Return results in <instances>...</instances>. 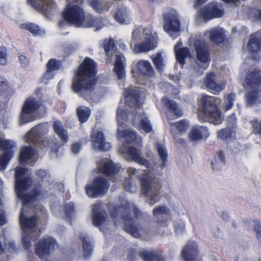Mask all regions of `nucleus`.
<instances>
[{"label":"nucleus","mask_w":261,"mask_h":261,"mask_svg":"<svg viewBox=\"0 0 261 261\" xmlns=\"http://www.w3.org/2000/svg\"><path fill=\"white\" fill-rule=\"evenodd\" d=\"M28 169L19 166L15 169V192L17 197L22 200L23 207L19 217L20 224L23 231L22 241L24 247L29 248L30 240H35L40 234L38 222L46 219V211L40 205H38L30 214L26 210L35 199L43 195L45 192L40 187H35L31 192L25 193L32 185V180L29 176H23Z\"/></svg>","instance_id":"nucleus-1"},{"label":"nucleus","mask_w":261,"mask_h":261,"mask_svg":"<svg viewBox=\"0 0 261 261\" xmlns=\"http://www.w3.org/2000/svg\"><path fill=\"white\" fill-rule=\"evenodd\" d=\"M124 95L126 98L125 105L127 107H133L135 111L126 109L124 113L132 116V121L135 123L139 121L138 129L141 133H149L152 131V126L149 120L144 114L140 106L141 96L139 89L135 86H131L125 90Z\"/></svg>","instance_id":"nucleus-2"},{"label":"nucleus","mask_w":261,"mask_h":261,"mask_svg":"<svg viewBox=\"0 0 261 261\" xmlns=\"http://www.w3.org/2000/svg\"><path fill=\"white\" fill-rule=\"evenodd\" d=\"M95 62L90 58H85L79 67L76 77L73 81L72 90L85 98L95 88Z\"/></svg>","instance_id":"nucleus-3"},{"label":"nucleus","mask_w":261,"mask_h":261,"mask_svg":"<svg viewBox=\"0 0 261 261\" xmlns=\"http://www.w3.org/2000/svg\"><path fill=\"white\" fill-rule=\"evenodd\" d=\"M124 204L121 206L110 204L109 210L111 216L116 223L121 221L124 223V230L133 237L138 238L143 230V227L140 225L134 223L130 214L133 213L136 217H138L141 212L134 204L126 202H124Z\"/></svg>","instance_id":"nucleus-4"},{"label":"nucleus","mask_w":261,"mask_h":261,"mask_svg":"<svg viewBox=\"0 0 261 261\" xmlns=\"http://www.w3.org/2000/svg\"><path fill=\"white\" fill-rule=\"evenodd\" d=\"M83 0H67L68 5L63 13L64 20L59 21L58 25L62 27L67 24V22L76 25L77 27H91L94 25L95 20L92 18L87 17L85 19L83 10L79 6L74 5L70 6V4L73 1L79 4L82 3Z\"/></svg>","instance_id":"nucleus-5"},{"label":"nucleus","mask_w":261,"mask_h":261,"mask_svg":"<svg viewBox=\"0 0 261 261\" xmlns=\"http://www.w3.org/2000/svg\"><path fill=\"white\" fill-rule=\"evenodd\" d=\"M201 102V110L198 114L199 119L216 125L221 123L223 118L218 108L221 100L216 97L204 95L202 96Z\"/></svg>","instance_id":"nucleus-6"},{"label":"nucleus","mask_w":261,"mask_h":261,"mask_svg":"<svg viewBox=\"0 0 261 261\" xmlns=\"http://www.w3.org/2000/svg\"><path fill=\"white\" fill-rule=\"evenodd\" d=\"M161 175L160 173L148 171L141 177L142 192L149 197V203L150 205H153L160 200L159 191L161 187Z\"/></svg>","instance_id":"nucleus-7"},{"label":"nucleus","mask_w":261,"mask_h":261,"mask_svg":"<svg viewBox=\"0 0 261 261\" xmlns=\"http://www.w3.org/2000/svg\"><path fill=\"white\" fill-rule=\"evenodd\" d=\"M244 86L251 90L246 93L247 105L252 106L261 103V73L258 69H255L249 73L246 77Z\"/></svg>","instance_id":"nucleus-8"},{"label":"nucleus","mask_w":261,"mask_h":261,"mask_svg":"<svg viewBox=\"0 0 261 261\" xmlns=\"http://www.w3.org/2000/svg\"><path fill=\"white\" fill-rule=\"evenodd\" d=\"M103 47L107 56L111 58L114 54L116 55L114 71L118 80H123L125 76V59L120 53H116L115 45L112 39L104 40Z\"/></svg>","instance_id":"nucleus-9"},{"label":"nucleus","mask_w":261,"mask_h":261,"mask_svg":"<svg viewBox=\"0 0 261 261\" xmlns=\"http://www.w3.org/2000/svg\"><path fill=\"white\" fill-rule=\"evenodd\" d=\"M117 120L118 125L117 130L118 137L124 138L128 143H134L138 146L141 145L142 143V138L137 134L136 132L130 129L123 130L122 121H126L127 117L124 113L123 109L120 107H118L117 110Z\"/></svg>","instance_id":"nucleus-10"},{"label":"nucleus","mask_w":261,"mask_h":261,"mask_svg":"<svg viewBox=\"0 0 261 261\" xmlns=\"http://www.w3.org/2000/svg\"><path fill=\"white\" fill-rule=\"evenodd\" d=\"M49 129V125L47 123L38 124L33 127L27 134V141L28 142L41 144L44 146H47L50 141L47 135Z\"/></svg>","instance_id":"nucleus-11"},{"label":"nucleus","mask_w":261,"mask_h":261,"mask_svg":"<svg viewBox=\"0 0 261 261\" xmlns=\"http://www.w3.org/2000/svg\"><path fill=\"white\" fill-rule=\"evenodd\" d=\"M196 52V63L203 69H205L210 62L209 44L204 40L196 39L194 42Z\"/></svg>","instance_id":"nucleus-12"},{"label":"nucleus","mask_w":261,"mask_h":261,"mask_svg":"<svg viewBox=\"0 0 261 261\" xmlns=\"http://www.w3.org/2000/svg\"><path fill=\"white\" fill-rule=\"evenodd\" d=\"M163 18L164 31L172 37L179 36L180 21L177 12L174 10H171L164 14Z\"/></svg>","instance_id":"nucleus-13"},{"label":"nucleus","mask_w":261,"mask_h":261,"mask_svg":"<svg viewBox=\"0 0 261 261\" xmlns=\"http://www.w3.org/2000/svg\"><path fill=\"white\" fill-rule=\"evenodd\" d=\"M41 103L36 99L33 97H29L22 109L20 116V124H24L31 122L35 119L34 113L40 107Z\"/></svg>","instance_id":"nucleus-14"},{"label":"nucleus","mask_w":261,"mask_h":261,"mask_svg":"<svg viewBox=\"0 0 261 261\" xmlns=\"http://www.w3.org/2000/svg\"><path fill=\"white\" fill-rule=\"evenodd\" d=\"M56 245L57 242L54 238L44 237L35 245L36 253L41 259L46 260L54 252Z\"/></svg>","instance_id":"nucleus-15"},{"label":"nucleus","mask_w":261,"mask_h":261,"mask_svg":"<svg viewBox=\"0 0 261 261\" xmlns=\"http://www.w3.org/2000/svg\"><path fill=\"white\" fill-rule=\"evenodd\" d=\"M109 182L103 177L96 178L91 184L85 187L87 194L90 197L95 198L104 195L109 187Z\"/></svg>","instance_id":"nucleus-16"},{"label":"nucleus","mask_w":261,"mask_h":261,"mask_svg":"<svg viewBox=\"0 0 261 261\" xmlns=\"http://www.w3.org/2000/svg\"><path fill=\"white\" fill-rule=\"evenodd\" d=\"M224 10L221 4L213 2L209 4L206 7L202 8L199 12V16L203 21L207 22L209 20L222 16Z\"/></svg>","instance_id":"nucleus-17"},{"label":"nucleus","mask_w":261,"mask_h":261,"mask_svg":"<svg viewBox=\"0 0 261 261\" xmlns=\"http://www.w3.org/2000/svg\"><path fill=\"white\" fill-rule=\"evenodd\" d=\"M15 143L10 140H5L0 137V148L5 151L0 157V170H4L6 165L13 157V148L15 147Z\"/></svg>","instance_id":"nucleus-18"},{"label":"nucleus","mask_w":261,"mask_h":261,"mask_svg":"<svg viewBox=\"0 0 261 261\" xmlns=\"http://www.w3.org/2000/svg\"><path fill=\"white\" fill-rule=\"evenodd\" d=\"M204 83L206 87L215 94L219 93L225 86V82L219 79L213 72L206 74Z\"/></svg>","instance_id":"nucleus-19"},{"label":"nucleus","mask_w":261,"mask_h":261,"mask_svg":"<svg viewBox=\"0 0 261 261\" xmlns=\"http://www.w3.org/2000/svg\"><path fill=\"white\" fill-rule=\"evenodd\" d=\"M247 48L254 59L259 60L261 58V32H257L252 35Z\"/></svg>","instance_id":"nucleus-20"},{"label":"nucleus","mask_w":261,"mask_h":261,"mask_svg":"<svg viewBox=\"0 0 261 261\" xmlns=\"http://www.w3.org/2000/svg\"><path fill=\"white\" fill-rule=\"evenodd\" d=\"M37 11L44 13L46 16L56 9L54 0H27Z\"/></svg>","instance_id":"nucleus-21"},{"label":"nucleus","mask_w":261,"mask_h":261,"mask_svg":"<svg viewBox=\"0 0 261 261\" xmlns=\"http://www.w3.org/2000/svg\"><path fill=\"white\" fill-rule=\"evenodd\" d=\"M157 46V42L152 35L147 36L146 39L141 41L135 44L134 51L136 54L144 53L155 48Z\"/></svg>","instance_id":"nucleus-22"},{"label":"nucleus","mask_w":261,"mask_h":261,"mask_svg":"<svg viewBox=\"0 0 261 261\" xmlns=\"http://www.w3.org/2000/svg\"><path fill=\"white\" fill-rule=\"evenodd\" d=\"M97 168L102 173L113 176L117 173L120 167L118 164L114 163L108 159H102L97 163Z\"/></svg>","instance_id":"nucleus-23"},{"label":"nucleus","mask_w":261,"mask_h":261,"mask_svg":"<svg viewBox=\"0 0 261 261\" xmlns=\"http://www.w3.org/2000/svg\"><path fill=\"white\" fill-rule=\"evenodd\" d=\"M91 141L94 148L102 151H107L111 148V144L105 141L103 133L99 130H93L91 135Z\"/></svg>","instance_id":"nucleus-24"},{"label":"nucleus","mask_w":261,"mask_h":261,"mask_svg":"<svg viewBox=\"0 0 261 261\" xmlns=\"http://www.w3.org/2000/svg\"><path fill=\"white\" fill-rule=\"evenodd\" d=\"M125 155V158L128 161H134L140 165L145 166L147 168H149L150 167L149 162L141 156L140 150L135 147H128Z\"/></svg>","instance_id":"nucleus-25"},{"label":"nucleus","mask_w":261,"mask_h":261,"mask_svg":"<svg viewBox=\"0 0 261 261\" xmlns=\"http://www.w3.org/2000/svg\"><path fill=\"white\" fill-rule=\"evenodd\" d=\"M161 101L163 105L168 109V111L166 113L168 119H173L182 116V111L178 108L174 101L170 100L166 97H163L161 99Z\"/></svg>","instance_id":"nucleus-26"},{"label":"nucleus","mask_w":261,"mask_h":261,"mask_svg":"<svg viewBox=\"0 0 261 261\" xmlns=\"http://www.w3.org/2000/svg\"><path fill=\"white\" fill-rule=\"evenodd\" d=\"M198 246L194 242H189L181 251V255L184 261H201L196 258Z\"/></svg>","instance_id":"nucleus-27"},{"label":"nucleus","mask_w":261,"mask_h":261,"mask_svg":"<svg viewBox=\"0 0 261 261\" xmlns=\"http://www.w3.org/2000/svg\"><path fill=\"white\" fill-rule=\"evenodd\" d=\"M134 69L137 73L148 77L153 76L155 73L151 64L147 60L138 61Z\"/></svg>","instance_id":"nucleus-28"},{"label":"nucleus","mask_w":261,"mask_h":261,"mask_svg":"<svg viewBox=\"0 0 261 261\" xmlns=\"http://www.w3.org/2000/svg\"><path fill=\"white\" fill-rule=\"evenodd\" d=\"M92 222L94 225L98 226L102 224L107 218L106 212L101 210L100 204H95L92 206Z\"/></svg>","instance_id":"nucleus-29"},{"label":"nucleus","mask_w":261,"mask_h":261,"mask_svg":"<svg viewBox=\"0 0 261 261\" xmlns=\"http://www.w3.org/2000/svg\"><path fill=\"white\" fill-rule=\"evenodd\" d=\"M204 35L208 36L212 42L219 44L223 41L225 33L222 28L215 27L206 31Z\"/></svg>","instance_id":"nucleus-30"},{"label":"nucleus","mask_w":261,"mask_h":261,"mask_svg":"<svg viewBox=\"0 0 261 261\" xmlns=\"http://www.w3.org/2000/svg\"><path fill=\"white\" fill-rule=\"evenodd\" d=\"M138 254L144 261H165L163 255L154 250L148 251L142 249Z\"/></svg>","instance_id":"nucleus-31"},{"label":"nucleus","mask_w":261,"mask_h":261,"mask_svg":"<svg viewBox=\"0 0 261 261\" xmlns=\"http://www.w3.org/2000/svg\"><path fill=\"white\" fill-rule=\"evenodd\" d=\"M209 135L206 127L197 126L193 127L189 133V138L192 141H196L202 139L204 137H207Z\"/></svg>","instance_id":"nucleus-32"},{"label":"nucleus","mask_w":261,"mask_h":261,"mask_svg":"<svg viewBox=\"0 0 261 261\" xmlns=\"http://www.w3.org/2000/svg\"><path fill=\"white\" fill-rule=\"evenodd\" d=\"M152 35L149 30L139 27L132 33V40L134 42L141 41L146 39L147 36Z\"/></svg>","instance_id":"nucleus-33"},{"label":"nucleus","mask_w":261,"mask_h":261,"mask_svg":"<svg viewBox=\"0 0 261 261\" xmlns=\"http://www.w3.org/2000/svg\"><path fill=\"white\" fill-rule=\"evenodd\" d=\"M155 147L160 156V160L161 161L159 166L161 168L163 169L167 165L168 153L166 148L164 144L159 142L155 144Z\"/></svg>","instance_id":"nucleus-34"},{"label":"nucleus","mask_w":261,"mask_h":261,"mask_svg":"<svg viewBox=\"0 0 261 261\" xmlns=\"http://www.w3.org/2000/svg\"><path fill=\"white\" fill-rule=\"evenodd\" d=\"M79 237L83 241V256L85 258H88L93 252L92 246L85 233L80 232Z\"/></svg>","instance_id":"nucleus-35"},{"label":"nucleus","mask_w":261,"mask_h":261,"mask_svg":"<svg viewBox=\"0 0 261 261\" xmlns=\"http://www.w3.org/2000/svg\"><path fill=\"white\" fill-rule=\"evenodd\" d=\"M53 128L55 132L60 138L62 141L66 143L68 140V136L66 130L63 126L62 123L59 120L55 121L53 123Z\"/></svg>","instance_id":"nucleus-36"},{"label":"nucleus","mask_w":261,"mask_h":261,"mask_svg":"<svg viewBox=\"0 0 261 261\" xmlns=\"http://www.w3.org/2000/svg\"><path fill=\"white\" fill-rule=\"evenodd\" d=\"M20 27L23 30H28L34 36H42L45 34V31L34 23H23Z\"/></svg>","instance_id":"nucleus-37"},{"label":"nucleus","mask_w":261,"mask_h":261,"mask_svg":"<svg viewBox=\"0 0 261 261\" xmlns=\"http://www.w3.org/2000/svg\"><path fill=\"white\" fill-rule=\"evenodd\" d=\"M35 154V150L32 146L24 147L20 151V162L25 163L31 159Z\"/></svg>","instance_id":"nucleus-38"},{"label":"nucleus","mask_w":261,"mask_h":261,"mask_svg":"<svg viewBox=\"0 0 261 261\" xmlns=\"http://www.w3.org/2000/svg\"><path fill=\"white\" fill-rule=\"evenodd\" d=\"M114 18L120 23H126L127 21V13L126 8L124 6H120L118 7Z\"/></svg>","instance_id":"nucleus-39"},{"label":"nucleus","mask_w":261,"mask_h":261,"mask_svg":"<svg viewBox=\"0 0 261 261\" xmlns=\"http://www.w3.org/2000/svg\"><path fill=\"white\" fill-rule=\"evenodd\" d=\"M90 110L86 107L80 106L76 109V113L81 123H84L87 121L90 115Z\"/></svg>","instance_id":"nucleus-40"},{"label":"nucleus","mask_w":261,"mask_h":261,"mask_svg":"<svg viewBox=\"0 0 261 261\" xmlns=\"http://www.w3.org/2000/svg\"><path fill=\"white\" fill-rule=\"evenodd\" d=\"M152 62L155 65L156 69L159 72L163 71L165 68V65L164 61V58L161 53H158L151 56Z\"/></svg>","instance_id":"nucleus-41"},{"label":"nucleus","mask_w":261,"mask_h":261,"mask_svg":"<svg viewBox=\"0 0 261 261\" xmlns=\"http://www.w3.org/2000/svg\"><path fill=\"white\" fill-rule=\"evenodd\" d=\"M235 136L234 131L233 128L227 127L221 129L217 133V137L222 140L233 138Z\"/></svg>","instance_id":"nucleus-42"},{"label":"nucleus","mask_w":261,"mask_h":261,"mask_svg":"<svg viewBox=\"0 0 261 261\" xmlns=\"http://www.w3.org/2000/svg\"><path fill=\"white\" fill-rule=\"evenodd\" d=\"M171 132L173 133V129H176L181 134L184 133L189 127V124L187 121L185 119L179 121L175 123H171Z\"/></svg>","instance_id":"nucleus-43"},{"label":"nucleus","mask_w":261,"mask_h":261,"mask_svg":"<svg viewBox=\"0 0 261 261\" xmlns=\"http://www.w3.org/2000/svg\"><path fill=\"white\" fill-rule=\"evenodd\" d=\"M175 53L177 60L182 64H184L185 59L187 58L190 57V56L189 49L187 47L180 48L178 51Z\"/></svg>","instance_id":"nucleus-44"},{"label":"nucleus","mask_w":261,"mask_h":261,"mask_svg":"<svg viewBox=\"0 0 261 261\" xmlns=\"http://www.w3.org/2000/svg\"><path fill=\"white\" fill-rule=\"evenodd\" d=\"M90 5L93 9L99 13L108 10L107 6L105 5L104 6L103 3L102 4L101 0H91Z\"/></svg>","instance_id":"nucleus-45"},{"label":"nucleus","mask_w":261,"mask_h":261,"mask_svg":"<svg viewBox=\"0 0 261 261\" xmlns=\"http://www.w3.org/2000/svg\"><path fill=\"white\" fill-rule=\"evenodd\" d=\"M61 66L60 61L51 59L47 63L46 65L47 68L53 71L59 69Z\"/></svg>","instance_id":"nucleus-46"},{"label":"nucleus","mask_w":261,"mask_h":261,"mask_svg":"<svg viewBox=\"0 0 261 261\" xmlns=\"http://www.w3.org/2000/svg\"><path fill=\"white\" fill-rule=\"evenodd\" d=\"M236 98V95L231 93L227 95L226 98L225 99V111L229 110L231 109L233 106V102Z\"/></svg>","instance_id":"nucleus-47"},{"label":"nucleus","mask_w":261,"mask_h":261,"mask_svg":"<svg viewBox=\"0 0 261 261\" xmlns=\"http://www.w3.org/2000/svg\"><path fill=\"white\" fill-rule=\"evenodd\" d=\"M64 210L68 218H71L73 217L74 215V209L73 203L69 202L66 204L64 207Z\"/></svg>","instance_id":"nucleus-48"},{"label":"nucleus","mask_w":261,"mask_h":261,"mask_svg":"<svg viewBox=\"0 0 261 261\" xmlns=\"http://www.w3.org/2000/svg\"><path fill=\"white\" fill-rule=\"evenodd\" d=\"M174 227L177 233H180L185 230V223L181 220H178L174 223Z\"/></svg>","instance_id":"nucleus-49"},{"label":"nucleus","mask_w":261,"mask_h":261,"mask_svg":"<svg viewBox=\"0 0 261 261\" xmlns=\"http://www.w3.org/2000/svg\"><path fill=\"white\" fill-rule=\"evenodd\" d=\"M169 211L167 207L164 205H161L154 208L153 210V213L154 216L167 214Z\"/></svg>","instance_id":"nucleus-50"},{"label":"nucleus","mask_w":261,"mask_h":261,"mask_svg":"<svg viewBox=\"0 0 261 261\" xmlns=\"http://www.w3.org/2000/svg\"><path fill=\"white\" fill-rule=\"evenodd\" d=\"M36 175L38 178H40L44 180H48V179L50 178V175L46 170H37L36 172Z\"/></svg>","instance_id":"nucleus-51"},{"label":"nucleus","mask_w":261,"mask_h":261,"mask_svg":"<svg viewBox=\"0 0 261 261\" xmlns=\"http://www.w3.org/2000/svg\"><path fill=\"white\" fill-rule=\"evenodd\" d=\"M7 49L4 47H0V64L5 65L7 63Z\"/></svg>","instance_id":"nucleus-52"},{"label":"nucleus","mask_w":261,"mask_h":261,"mask_svg":"<svg viewBox=\"0 0 261 261\" xmlns=\"http://www.w3.org/2000/svg\"><path fill=\"white\" fill-rule=\"evenodd\" d=\"M125 189L131 193L134 192L136 191V187L133 186V182H130V178H127L125 180L124 182Z\"/></svg>","instance_id":"nucleus-53"},{"label":"nucleus","mask_w":261,"mask_h":261,"mask_svg":"<svg viewBox=\"0 0 261 261\" xmlns=\"http://www.w3.org/2000/svg\"><path fill=\"white\" fill-rule=\"evenodd\" d=\"M236 121L237 118L234 114H231L227 118V127L232 128L234 125L236 124Z\"/></svg>","instance_id":"nucleus-54"},{"label":"nucleus","mask_w":261,"mask_h":261,"mask_svg":"<svg viewBox=\"0 0 261 261\" xmlns=\"http://www.w3.org/2000/svg\"><path fill=\"white\" fill-rule=\"evenodd\" d=\"M81 149V144L79 143H74L71 146V150L74 154H77Z\"/></svg>","instance_id":"nucleus-55"},{"label":"nucleus","mask_w":261,"mask_h":261,"mask_svg":"<svg viewBox=\"0 0 261 261\" xmlns=\"http://www.w3.org/2000/svg\"><path fill=\"white\" fill-rule=\"evenodd\" d=\"M254 132L255 134H261V120L260 122L254 121L252 124Z\"/></svg>","instance_id":"nucleus-56"},{"label":"nucleus","mask_w":261,"mask_h":261,"mask_svg":"<svg viewBox=\"0 0 261 261\" xmlns=\"http://www.w3.org/2000/svg\"><path fill=\"white\" fill-rule=\"evenodd\" d=\"M19 60L22 66L25 67L29 63L28 58L24 55H21L19 56Z\"/></svg>","instance_id":"nucleus-57"},{"label":"nucleus","mask_w":261,"mask_h":261,"mask_svg":"<svg viewBox=\"0 0 261 261\" xmlns=\"http://www.w3.org/2000/svg\"><path fill=\"white\" fill-rule=\"evenodd\" d=\"M53 71L51 70H49V69L47 68V71L43 75V80L44 81L46 80L48 81L50 79L53 78L54 75L53 73Z\"/></svg>","instance_id":"nucleus-58"},{"label":"nucleus","mask_w":261,"mask_h":261,"mask_svg":"<svg viewBox=\"0 0 261 261\" xmlns=\"http://www.w3.org/2000/svg\"><path fill=\"white\" fill-rule=\"evenodd\" d=\"M6 223L5 214L3 211H0V225L3 226Z\"/></svg>","instance_id":"nucleus-59"},{"label":"nucleus","mask_w":261,"mask_h":261,"mask_svg":"<svg viewBox=\"0 0 261 261\" xmlns=\"http://www.w3.org/2000/svg\"><path fill=\"white\" fill-rule=\"evenodd\" d=\"M254 230L256 233L261 232V222L258 221H254Z\"/></svg>","instance_id":"nucleus-60"},{"label":"nucleus","mask_w":261,"mask_h":261,"mask_svg":"<svg viewBox=\"0 0 261 261\" xmlns=\"http://www.w3.org/2000/svg\"><path fill=\"white\" fill-rule=\"evenodd\" d=\"M218 158L222 163H223V164L225 163V156L223 151H219V152L218 153Z\"/></svg>","instance_id":"nucleus-61"},{"label":"nucleus","mask_w":261,"mask_h":261,"mask_svg":"<svg viewBox=\"0 0 261 261\" xmlns=\"http://www.w3.org/2000/svg\"><path fill=\"white\" fill-rule=\"evenodd\" d=\"M137 172V170L133 167H129L127 169V173L129 176H132L135 174Z\"/></svg>","instance_id":"nucleus-62"},{"label":"nucleus","mask_w":261,"mask_h":261,"mask_svg":"<svg viewBox=\"0 0 261 261\" xmlns=\"http://www.w3.org/2000/svg\"><path fill=\"white\" fill-rule=\"evenodd\" d=\"M136 254V253L135 251H130V252L127 254V257L130 260H134L135 258Z\"/></svg>","instance_id":"nucleus-63"},{"label":"nucleus","mask_w":261,"mask_h":261,"mask_svg":"<svg viewBox=\"0 0 261 261\" xmlns=\"http://www.w3.org/2000/svg\"><path fill=\"white\" fill-rule=\"evenodd\" d=\"M221 218L225 221H227L229 220V216L227 213L223 212L221 214Z\"/></svg>","instance_id":"nucleus-64"}]
</instances>
